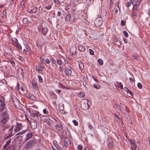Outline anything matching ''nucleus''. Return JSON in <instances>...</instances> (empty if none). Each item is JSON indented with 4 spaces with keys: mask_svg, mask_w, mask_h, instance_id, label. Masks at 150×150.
<instances>
[{
    "mask_svg": "<svg viewBox=\"0 0 150 150\" xmlns=\"http://www.w3.org/2000/svg\"><path fill=\"white\" fill-rule=\"evenodd\" d=\"M18 72H21V73L22 74V73L23 72V70L21 68H19L18 69Z\"/></svg>",
    "mask_w": 150,
    "mask_h": 150,
    "instance_id": "47",
    "label": "nucleus"
},
{
    "mask_svg": "<svg viewBox=\"0 0 150 150\" xmlns=\"http://www.w3.org/2000/svg\"><path fill=\"white\" fill-rule=\"evenodd\" d=\"M123 41L125 43H127L128 41H127V40L126 38H123Z\"/></svg>",
    "mask_w": 150,
    "mask_h": 150,
    "instance_id": "54",
    "label": "nucleus"
},
{
    "mask_svg": "<svg viewBox=\"0 0 150 150\" xmlns=\"http://www.w3.org/2000/svg\"><path fill=\"white\" fill-rule=\"evenodd\" d=\"M43 113L44 114H48V112L47 110L46 109H44L43 110Z\"/></svg>",
    "mask_w": 150,
    "mask_h": 150,
    "instance_id": "42",
    "label": "nucleus"
},
{
    "mask_svg": "<svg viewBox=\"0 0 150 150\" xmlns=\"http://www.w3.org/2000/svg\"><path fill=\"white\" fill-rule=\"evenodd\" d=\"M130 141L131 144V146L132 148V149H135L137 148V146L135 143L134 141L133 140L130 139Z\"/></svg>",
    "mask_w": 150,
    "mask_h": 150,
    "instance_id": "19",
    "label": "nucleus"
},
{
    "mask_svg": "<svg viewBox=\"0 0 150 150\" xmlns=\"http://www.w3.org/2000/svg\"><path fill=\"white\" fill-rule=\"evenodd\" d=\"M57 62L58 64L60 65L62 64V61L60 59H57Z\"/></svg>",
    "mask_w": 150,
    "mask_h": 150,
    "instance_id": "40",
    "label": "nucleus"
},
{
    "mask_svg": "<svg viewBox=\"0 0 150 150\" xmlns=\"http://www.w3.org/2000/svg\"><path fill=\"white\" fill-rule=\"evenodd\" d=\"M130 141L131 144V146L132 148V149H135L137 148V146L135 143L134 141L133 140L130 139Z\"/></svg>",
    "mask_w": 150,
    "mask_h": 150,
    "instance_id": "18",
    "label": "nucleus"
},
{
    "mask_svg": "<svg viewBox=\"0 0 150 150\" xmlns=\"http://www.w3.org/2000/svg\"><path fill=\"white\" fill-rule=\"evenodd\" d=\"M115 117L117 119V121L118 122V121H120V118L117 115H115Z\"/></svg>",
    "mask_w": 150,
    "mask_h": 150,
    "instance_id": "49",
    "label": "nucleus"
},
{
    "mask_svg": "<svg viewBox=\"0 0 150 150\" xmlns=\"http://www.w3.org/2000/svg\"><path fill=\"white\" fill-rule=\"evenodd\" d=\"M131 2H130V1L128 2L127 3V7H129V6H131Z\"/></svg>",
    "mask_w": 150,
    "mask_h": 150,
    "instance_id": "51",
    "label": "nucleus"
},
{
    "mask_svg": "<svg viewBox=\"0 0 150 150\" xmlns=\"http://www.w3.org/2000/svg\"><path fill=\"white\" fill-rule=\"evenodd\" d=\"M83 63L81 62L80 64H79V67L81 69L83 68Z\"/></svg>",
    "mask_w": 150,
    "mask_h": 150,
    "instance_id": "45",
    "label": "nucleus"
},
{
    "mask_svg": "<svg viewBox=\"0 0 150 150\" xmlns=\"http://www.w3.org/2000/svg\"><path fill=\"white\" fill-rule=\"evenodd\" d=\"M82 147L83 146L81 144H79L78 146L77 147V149H78V150H81Z\"/></svg>",
    "mask_w": 150,
    "mask_h": 150,
    "instance_id": "41",
    "label": "nucleus"
},
{
    "mask_svg": "<svg viewBox=\"0 0 150 150\" xmlns=\"http://www.w3.org/2000/svg\"><path fill=\"white\" fill-rule=\"evenodd\" d=\"M91 104V102L89 100L86 99H83L81 102V108L83 110L88 109L90 106Z\"/></svg>",
    "mask_w": 150,
    "mask_h": 150,
    "instance_id": "1",
    "label": "nucleus"
},
{
    "mask_svg": "<svg viewBox=\"0 0 150 150\" xmlns=\"http://www.w3.org/2000/svg\"><path fill=\"white\" fill-rule=\"evenodd\" d=\"M80 12L79 11H78L76 13H71V16L74 22H77V20L79 19Z\"/></svg>",
    "mask_w": 150,
    "mask_h": 150,
    "instance_id": "5",
    "label": "nucleus"
},
{
    "mask_svg": "<svg viewBox=\"0 0 150 150\" xmlns=\"http://www.w3.org/2000/svg\"><path fill=\"white\" fill-rule=\"evenodd\" d=\"M117 85L118 88H119L120 89H123V86L121 83L118 82L117 83Z\"/></svg>",
    "mask_w": 150,
    "mask_h": 150,
    "instance_id": "28",
    "label": "nucleus"
},
{
    "mask_svg": "<svg viewBox=\"0 0 150 150\" xmlns=\"http://www.w3.org/2000/svg\"><path fill=\"white\" fill-rule=\"evenodd\" d=\"M59 70L61 72H62L63 71V68L61 66H60L59 68Z\"/></svg>",
    "mask_w": 150,
    "mask_h": 150,
    "instance_id": "55",
    "label": "nucleus"
},
{
    "mask_svg": "<svg viewBox=\"0 0 150 150\" xmlns=\"http://www.w3.org/2000/svg\"><path fill=\"white\" fill-rule=\"evenodd\" d=\"M23 23L24 24H27L29 21L27 18H24L23 19Z\"/></svg>",
    "mask_w": 150,
    "mask_h": 150,
    "instance_id": "30",
    "label": "nucleus"
},
{
    "mask_svg": "<svg viewBox=\"0 0 150 150\" xmlns=\"http://www.w3.org/2000/svg\"><path fill=\"white\" fill-rule=\"evenodd\" d=\"M56 92L57 93H58V94H59L61 92V91L60 90H57V91H56Z\"/></svg>",
    "mask_w": 150,
    "mask_h": 150,
    "instance_id": "64",
    "label": "nucleus"
},
{
    "mask_svg": "<svg viewBox=\"0 0 150 150\" xmlns=\"http://www.w3.org/2000/svg\"><path fill=\"white\" fill-rule=\"evenodd\" d=\"M52 6V5H50L48 6H46L45 7V8L47 10H50Z\"/></svg>",
    "mask_w": 150,
    "mask_h": 150,
    "instance_id": "46",
    "label": "nucleus"
},
{
    "mask_svg": "<svg viewBox=\"0 0 150 150\" xmlns=\"http://www.w3.org/2000/svg\"><path fill=\"white\" fill-rule=\"evenodd\" d=\"M43 44V39L42 37L40 39H39L37 43V45L38 47H41L42 46Z\"/></svg>",
    "mask_w": 150,
    "mask_h": 150,
    "instance_id": "14",
    "label": "nucleus"
},
{
    "mask_svg": "<svg viewBox=\"0 0 150 150\" xmlns=\"http://www.w3.org/2000/svg\"><path fill=\"white\" fill-rule=\"evenodd\" d=\"M33 136V134L32 133H29L26 136L25 139V141H26L29 139H30Z\"/></svg>",
    "mask_w": 150,
    "mask_h": 150,
    "instance_id": "21",
    "label": "nucleus"
},
{
    "mask_svg": "<svg viewBox=\"0 0 150 150\" xmlns=\"http://www.w3.org/2000/svg\"><path fill=\"white\" fill-rule=\"evenodd\" d=\"M26 130H23V131L21 132H18L17 134L16 135H17V134H23V133H24L25 132H26Z\"/></svg>",
    "mask_w": 150,
    "mask_h": 150,
    "instance_id": "43",
    "label": "nucleus"
},
{
    "mask_svg": "<svg viewBox=\"0 0 150 150\" xmlns=\"http://www.w3.org/2000/svg\"><path fill=\"white\" fill-rule=\"evenodd\" d=\"M37 71H41L42 72V70L40 68H37Z\"/></svg>",
    "mask_w": 150,
    "mask_h": 150,
    "instance_id": "60",
    "label": "nucleus"
},
{
    "mask_svg": "<svg viewBox=\"0 0 150 150\" xmlns=\"http://www.w3.org/2000/svg\"><path fill=\"white\" fill-rule=\"evenodd\" d=\"M132 57H133V58L134 59H136V60H137V58H138V57L135 56V55H133L132 56Z\"/></svg>",
    "mask_w": 150,
    "mask_h": 150,
    "instance_id": "59",
    "label": "nucleus"
},
{
    "mask_svg": "<svg viewBox=\"0 0 150 150\" xmlns=\"http://www.w3.org/2000/svg\"><path fill=\"white\" fill-rule=\"evenodd\" d=\"M53 0L55 3H58L59 2V1L58 0Z\"/></svg>",
    "mask_w": 150,
    "mask_h": 150,
    "instance_id": "62",
    "label": "nucleus"
},
{
    "mask_svg": "<svg viewBox=\"0 0 150 150\" xmlns=\"http://www.w3.org/2000/svg\"><path fill=\"white\" fill-rule=\"evenodd\" d=\"M78 47L79 50L81 52H84L85 50V47L82 45L79 44V45L78 46Z\"/></svg>",
    "mask_w": 150,
    "mask_h": 150,
    "instance_id": "20",
    "label": "nucleus"
},
{
    "mask_svg": "<svg viewBox=\"0 0 150 150\" xmlns=\"http://www.w3.org/2000/svg\"><path fill=\"white\" fill-rule=\"evenodd\" d=\"M25 48L23 50L24 52L27 54H29L31 50L30 47L28 44L25 45Z\"/></svg>",
    "mask_w": 150,
    "mask_h": 150,
    "instance_id": "12",
    "label": "nucleus"
},
{
    "mask_svg": "<svg viewBox=\"0 0 150 150\" xmlns=\"http://www.w3.org/2000/svg\"><path fill=\"white\" fill-rule=\"evenodd\" d=\"M89 51L90 54L91 55H94V51L93 50H92V49H89Z\"/></svg>",
    "mask_w": 150,
    "mask_h": 150,
    "instance_id": "38",
    "label": "nucleus"
},
{
    "mask_svg": "<svg viewBox=\"0 0 150 150\" xmlns=\"http://www.w3.org/2000/svg\"><path fill=\"white\" fill-rule=\"evenodd\" d=\"M50 62L52 64H55L56 63V62L55 60L53 58H51Z\"/></svg>",
    "mask_w": 150,
    "mask_h": 150,
    "instance_id": "32",
    "label": "nucleus"
},
{
    "mask_svg": "<svg viewBox=\"0 0 150 150\" xmlns=\"http://www.w3.org/2000/svg\"><path fill=\"white\" fill-rule=\"evenodd\" d=\"M123 34H124L125 37L126 38H127L129 36L128 33L125 31H123Z\"/></svg>",
    "mask_w": 150,
    "mask_h": 150,
    "instance_id": "36",
    "label": "nucleus"
},
{
    "mask_svg": "<svg viewBox=\"0 0 150 150\" xmlns=\"http://www.w3.org/2000/svg\"><path fill=\"white\" fill-rule=\"evenodd\" d=\"M85 96V94L83 93H80L79 94V96L81 98H82L84 97Z\"/></svg>",
    "mask_w": 150,
    "mask_h": 150,
    "instance_id": "48",
    "label": "nucleus"
},
{
    "mask_svg": "<svg viewBox=\"0 0 150 150\" xmlns=\"http://www.w3.org/2000/svg\"><path fill=\"white\" fill-rule=\"evenodd\" d=\"M45 63H47V64H49L50 63V61L48 59H46V60H45Z\"/></svg>",
    "mask_w": 150,
    "mask_h": 150,
    "instance_id": "52",
    "label": "nucleus"
},
{
    "mask_svg": "<svg viewBox=\"0 0 150 150\" xmlns=\"http://www.w3.org/2000/svg\"><path fill=\"white\" fill-rule=\"evenodd\" d=\"M133 0L136 3H135L136 5H138L137 3H138V0Z\"/></svg>",
    "mask_w": 150,
    "mask_h": 150,
    "instance_id": "63",
    "label": "nucleus"
},
{
    "mask_svg": "<svg viewBox=\"0 0 150 150\" xmlns=\"http://www.w3.org/2000/svg\"><path fill=\"white\" fill-rule=\"evenodd\" d=\"M61 14V12L60 11H58L57 12V15L58 16H60Z\"/></svg>",
    "mask_w": 150,
    "mask_h": 150,
    "instance_id": "61",
    "label": "nucleus"
},
{
    "mask_svg": "<svg viewBox=\"0 0 150 150\" xmlns=\"http://www.w3.org/2000/svg\"><path fill=\"white\" fill-rule=\"evenodd\" d=\"M12 43L18 49L20 50H22V47L20 44L18 42V40L17 39L15 38H12Z\"/></svg>",
    "mask_w": 150,
    "mask_h": 150,
    "instance_id": "3",
    "label": "nucleus"
},
{
    "mask_svg": "<svg viewBox=\"0 0 150 150\" xmlns=\"http://www.w3.org/2000/svg\"><path fill=\"white\" fill-rule=\"evenodd\" d=\"M11 142V140H10L8 141L3 146V148L4 149H5L7 146L9 144L10 142Z\"/></svg>",
    "mask_w": 150,
    "mask_h": 150,
    "instance_id": "26",
    "label": "nucleus"
},
{
    "mask_svg": "<svg viewBox=\"0 0 150 150\" xmlns=\"http://www.w3.org/2000/svg\"><path fill=\"white\" fill-rule=\"evenodd\" d=\"M108 147L110 149H112L113 146L112 143L111 142H109L108 144Z\"/></svg>",
    "mask_w": 150,
    "mask_h": 150,
    "instance_id": "29",
    "label": "nucleus"
},
{
    "mask_svg": "<svg viewBox=\"0 0 150 150\" xmlns=\"http://www.w3.org/2000/svg\"><path fill=\"white\" fill-rule=\"evenodd\" d=\"M54 146H52V147L53 150H61V147L59 145L56 141L53 142Z\"/></svg>",
    "mask_w": 150,
    "mask_h": 150,
    "instance_id": "8",
    "label": "nucleus"
},
{
    "mask_svg": "<svg viewBox=\"0 0 150 150\" xmlns=\"http://www.w3.org/2000/svg\"><path fill=\"white\" fill-rule=\"evenodd\" d=\"M9 119L8 115L6 111L2 112L1 114L0 119L1 122H7Z\"/></svg>",
    "mask_w": 150,
    "mask_h": 150,
    "instance_id": "2",
    "label": "nucleus"
},
{
    "mask_svg": "<svg viewBox=\"0 0 150 150\" xmlns=\"http://www.w3.org/2000/svg\"><path fill=\"white\" fill-rule=\"evenodd\" d=\"M32 86L33 88L35 89H37V86L36 84L35 83H32Z\"/></svg>",
    "mask_w": 150,
    "mask_h": 150,
    "instance_id": "35",
    "label": "nucleus"
},
{
    "mask_svg": "<svg viewBox=\"0 0 150 150\" xmlns=\"http://www.w3.org/2000/svg\"><path fill=\"white\" fill-rule=\"evenodd\" d=\"M41 115L39 112H37L35 113L32 114L31 116V118L34 121H36L39 120V117Z\"/></svg>",
    "mask_w": 150,
    "mask_h": 150,
    "instance_id": "6",
    "label": "nucleus"
},
{
    "mask_svg": "<svg viewBox=\"0 0 150 150\" xmlns=\"http://www.w3.org/2000/svg\"><path fill=\"white\" fill-rule=\"evenodd\" d=\"M5 108L4 99L2 96H0V111H3L5 109Z\"/></svg>",
    "mask_w": 150,
    "mask_h": 150,
    "instance_id": "4",
    "label": "nucleus"
},
{
    "mask_svg": "<svg viewBox=\"0 0 150 150\" xmlns=\"http://www.w3.org/2000/svg\"><path fill=\"white\" fill-rule=\"evenodd\" d=\"M38 78L39 79V81L40 83H42V79L40 76L38 75Z\"/></svg>",
    "mask_w": 150,
    "mask_h": 150,
    "instance_id": "37",
    "label": "nucleus"
},
{
    "mask_svg": "<svg viewBox=\"0 0 150 150\" xmlns=\"http://www.w3.org/2000/svg\"><path fill=\"white\" fill-rule=\"evenodd\" d=\"M65 21L67 22H70L72 23L74 22L73 18L71 16V14L70 13L66 15L65 17Z\"/></svg>",
    "mask_w": 150,
    "mask_h": 150,
    "instance_id": "10",
    "label": "nucleus"
},
{
    "mask_svg": "<svg viewBox=\"0 0 150 150\" xmlns=\"http://www.w3.org/2000/svg\"><path fill=\"white\" fill-rule=\"evenodd\" d=\"M48 31L47 28H46L44 27L42 29L41 32L44 35L46 34Z\"/></svg>",
    "mask_w": 150,
    "mask_h": 150,
    "instance_id": "23",
    "label": "nucleus"
},
{
    "mask_svg": "<svg viewBox=\"0 0 150 150\" xmlns=\"http://www.w3.org/2000/svg\"><path fill=\"white\" fill-rule=\"evenodd\" d=\"M136 14L137 13L136 12L134 11H133L132 14V15L133 16H136Z\"/></svg>",
    "mask_w": 150,
    "mask_h": 150,
    "instance_id": "53",
    "label": "nucleus"
},
{
    "mask_svg": "<svg viewBox=\"0 0 150 150\" xmlns=\"http://www.w3.org/2000/svg\"><path fill=\"white\" fill-rule=\"evenodd\" d=\"M43 117H44L45 118L46 120H44L43 121V122H50V119L48 117H45L43 116Z\"/></svg>",
    "mask_w": 150,
    "mask_h": 150,
    "instance_id": "34",
    "label": "nucleus"
},
{
    "mask_svg": "<svg viewBox=\"0 0 150 150\" xmlns=\"http://www.w3.org/2000/svg\"><path fill=\"white\" fill-rule=\"evenodd\" d=\"M64 143L65 147L67 148L71 144L70 140L68 138H66L64 139Z\"/></svg>",
    "mask_w": 150,
    "mask_h": 150,
    "instance_id": "11",
    "label": "nucleus"
},
{
    "mask_svg": "<svg viewBox=\"0 0 150 150\" xmlns=\"http://www.w3.org/2000/svg\"><path fill=\"white\" fill-rule=\"evenodd\" d=\"M102 21L101 20L97 19L95 22V25L96 26L98 27L101 25L102 24Z\"/></svg>",
    "mask_w": 150,
    "mask_h": 150,
    "instance_id": "15",
    "label": "nucleus"
},
{
    "mask_svg": "<svg viewBox=\"0 0 150 150\" xmlns=\"http://www.w3.org/2000/svg\"><path fill=\"white\" fill-rule=\"evenodd\" d=\"M71 12L72 13H76V12L75 10V9H72L71 10Z\"/></svg>",
    "mask_w": 150,
    "mask_h": 150,
    "instance_id": "58",
    "label": "nucleus"
},
{
    "mask_svg": "<svg viewBox=\"0 0 150 150\" xmlns=\"http://www.w3.org/2000/svg\"><path fill=\"white\" fill-rule=\"evenodd\" d=\"M66 136H67V134H66V132L64 131H63L62 133V138H64V139L65 138H66Z\"/></svg>",
    "mask_w": 150,
    "mask_h": 150,
    "instance_id": "31",
    "label": "nucleus"
},
{
    "mask_svg": "<svg viewBox=\"0 0 150 150\" xmlns=\"http://www.w3.org/2000/svg\"><path fill=\"white\" fill-rule=\"evenodd\" d=\"M38 9L37 8L33 6H29L28 7V12L30 13H35Z\"/></svg>",
    "mask_w": 150,
    "mask_h": 150,
    "instance_id": "7",
    "label": "nucleus"
},
{
    "mask_svg": "<svg viewBox=\"0 0 150 150\" xmlns=\"http://www.w3.org/2000/svg\"><path fill=\"white\" fill-rule=\"evenodd\" d=\"M22 127V125L21 123H17L16 125L15 126L14 130L15 132H17L20 130Z\"/></svg>",
    "mask_w": 150,
    "mask_h": 150,
    "instance_id": "13",
    "label": "nucleus"
},
{
    "mask_svg": "<svg viewBox=\"0 0 150 150\" xmlns=\"http://www.w3.org/2000/svg\"><path fill=\"white\" fill-rule=\"evenodd\" d=\"M40 60L42 63L45 64V60L44 59L40 57Z\"/></svg>",
    "mask_w": 150,
    "mask_h": 150,
    "instance_id": "44",
    "label": "nucleus"
},
{
    "mask_svg": "<svg viewBox=\"0 0 150 150\" xmlns=\"http://www.w3.org/2000/svg\"><path fill=\"white\" fill-rule=\"evenodd\" d=\"M98 62L100 65H102L103 64V61L101 59H99L98 60Z\"/></svg>",
    "mask_w": 150,
    "mask_h": 150,
    "instance_id": "33",
    "label": "nucleus"
},
{
    "mask_svg": "<svg viewBox=\"0 0 150 150\" xmlns=\"http://www.w3.org/2000/svg\"><path fill=\"white\" fill-rule=\"evenodd\" d=\"M8 62H10L12 64V65L13 67H14L15 66V63L13 59H8Z\"/></svg>",
    "mask_w": 150,
    "mask_h": 150,
    "instance_id": "25",
    "label": "nucleus"
},
{
    "mask_svg": "<svg viewBox=\"0 0 150 150\" xmlns=\"http://www.w3.org/2000/svg\"><path fill=\"white\" fill-rule=\"evenodd\" d=\"M55 127L57 131H61L63 127L61 124L60 123L55 126Z\"/></svg>",
    "mask_w": 150,
    "mask_h": 150,
    "instance_id": "17",
    "label": "nucleus"
},
{
    "mask_svg": "<svg viewBox=\"0 0 150 150\" xmlns=\"http://www.w3.org/2000/svg\"><path fill=\"white\" fill-rule=\"evenodd\" d=\"M124 90L128 92L129 89L126 87H124Z\"/></svg>",
    "mask_w": 150,
    "mask_h": 150,
    "instance_id": "57",
    "label": "nucleus"
},
{
    "mask_svg": "<svg viewBox=\"0 0 150 150\" xmlns=\"http://www.w3.org/2000/svg\"><path fill=\"white\" fill-rule=\"evenodd\" d=\"M31 128L33 129H35L37 127V122H30Z\"/></svg>",
    "mask_w": 150,
    "mask_h": 150,
    "instance_id": "22",
    "label": "nucleus"
},
{
    "mask_svg": "<svg viewBox=\"0 0 150 150\" xmlns=\"http://www.w3.org/2000/svg\"><path fill=\"white\" fill-rule=\"evenodd\" d=\"M93 87L96 89H100V85L98 84H94L93 85Z\"/></svg>",
    "mask_w": 150,
    "mask_h": 150,
    "instance_id": "27",
    "label": "nucleus"
},
{
    "mask_svg": "<svg viewBox=\"0 0 150 150\" xmlns=\"http://www.w3.org/2000/svg\"><path fill=\"white\" fill-rule=\"evenodd\" d=\"M128 92H129V93L132 96L133 95V92L130 90H129Z\"/></svg>",
    "mask_w": 150,
    "mask_h": 150,
    "instance_id": "56",
    "label": "nucleus"
},
{
    "mask_svg": "<svg viewBox=\"0 0 150 150\" xmlns=\"http://www.w3.org/2000/svg\"><path fill=\"white\" fill-rule=\"evenodd\" d=\"M65 74L67 76H70L71 75L72 71L71 69L68 68H66L64 71Z\"/></svg>",
    "mask_w": 150,
    "mask_h": 150,
    "instance_id": "16",
    "label": "nucleus"
},
{
    "mask_svg": "<svg viewBox=\"0 0 150 150\" xmlns=\"http://www.w3.org/2000/svg\"><path fill=\"white\" fill-rule=\"evenodd\" d=\"M6 150H15V146L12 145H10L7 148Z\"/></svg>",
    "mask_w": 150,
    "mask_h": 150,
    "instance_id": "24",
    "label": "nucleus"
},
{
    "mask_svg": "<svg viewBox=\"0 0 150 150\" xmlns=\"http://www.w3.org/2000/svg\"><path fill=\"white\" fill-rule=\"evenodd\" d=\"M125 24V21L124 20H122L121 21V25H122V26H124Z\"/></svg>",
    "mask_w": 150,
    "mask_h": 150,
    "instance_id": "50",
    "label": "nucleus"
},
{
    "mask_svg": "<svg viewBox=\"0 0 150 150\" xmlns=\"http://www.w3.org/2000/svg\"><path fill=\"white\" fill-rule=\"evenodd\" d=\"M35 142L33 140H31L29 141L26 145V148L29 149L35 145Z\"/></svg>",
    "mask_w": 150,
    "mask_h": 150,
    "instance_id": "9",
    "label": "nucleus"
},
{
    "mask_svg": "<svg viewBox=\"0 0 150 150\" xmlns=\"http://www.w3.org/2000/svg\"><path fill=\"white\" fill-rule=\"evenodd\" d=\"M137 86L138 87L139 89H141L142 88V85L140 83H137Z\"/></svg>",
    "mask_w": 150,
    "mask_h": 150,
    "instance_id": "39",
    "label": "nucleus"
}]
</instances>
